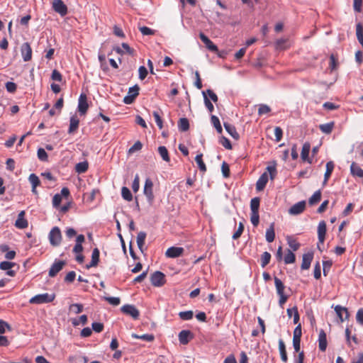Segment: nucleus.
I'll return each mask as SVG.
<instances>
[{
    "label": "nucleus",
    "instance_id": "obj_1",
    "mask_svg": "<svg viewBox=\"0 0 363 363\" xmlns=\"http://www.w3.org/2000/svg\"><path fill=\"white\" fill-rule=\"evenodd\" d=\"M55 298V294L45 293L34 296L30 299L29 303L32 304L48 303L53 301Z\"/></svg>",
    "mask_w": 363,
    "mask_h": 363
},
{
    "label": "nucleus",
    "instance_id": "obj_2",
    "mask_svg": "<svg viewBox=\"0 0 363 363\" xmlns=\"http://www.w3.org/2000/svg\"><path fill=\"white\" fill-rule=\"evenodd\" d=\"M49 240L52 246H58L62 240V234L60 228L57 226L52 228L49 233Z\"/></svg>",
    "mask_w": 363,
    "mask_h": 363
},
{
    "label": "nucleus",
    "instance_id": "obj_3",
    "mask_svg": "<svg viewBox=\"0 0 363 363\" xmlns=\"http://www.w3.org/2000/svg\"><path fill=\"white\" fill-rule=\"evenodd\" d=\"M153 183L150 178H147L145 182V186L143 189V193L147 198V201L149 204H152L154 201V194H153Z\"/></svg>",
    "mask_w": 363,
    "mask_h": 363
},
{
    "label": "nucleus",
    "instance_id": "obj_4",
    "mask_svg": "<svg viewBox=\"0 0 363 363\" xmlns=\"http://www.w3.org/2000/svg\"><path fill=\"white\" fill-rule=\"evenodd\" d=\"M150 281L152 286L160 287L165 284V276L162 272L156 271L152 274Z\"/></svg>",
    "mask_w": 363,
    "mask_h": 363
},
{
    "label": "nucleus",
    "instance_id": "obj_5",
    "mask_svg": "<svg viewBox=\"0 0 363 363\" xmlns=\"http://www.w3.org/2000/svg\"><path fill=\"white\" fill-rule=\"evenodd\" d=\"M140 87L138 84L131 86L128 89V95L123 98L125 104H131L139 94Z\"/></svg>",
    "mask_w": 363,
    "mask_h": 363
},
{
    "label": "nucleus",
    "instance_id": "obj_6",
    "mask_svg": "<svg viewBox=\"0 0 363 363\" xmlns=\"http://www.w3.org/2000/svg\"><path fill=\"white\" fill-rule=\"evenodd\" d=\"M52 9L56 13H59L62 17L66 16L68 11L67 6L62 0H53Z\"/></svg>",
    "mask_w": 363,
    "mask_h": 363
},
{
    "label": "nucleus",
    "instance_id": "obj_7",
    "mask_svg": "<svg viewBox=\"0 0 363 363\" xmlns=\"http://www.w3.org/2000/svg\"><path fill=\"white\" fill-rule=\"evenodd\" d=\"M121 311L137 320L139 318L140 312L133 305L126 304L121 307Z\"/></svg>",
    "mask_w": 363,
    "mask_h": 363
},
{
    "label": "nucleus",
    "instance_id": "obj_8",
    "mask_svg": "<svg viewBox=\"0 0 363 363\" xmlns=\"http://www.w3.org/2000/svg\"><path fill=\"white\" fill-rule=\"evenodd\" d=\"M306 201H301L294 204L289 209V213L291 215H299L303 213L306 208Z\"/></svg>",
    "mask_w": 363,
    "mask_h": 363
},
{
    "label": "nucleus",
    "instance_id": "obj_9",
    "mask_svg": "<svg viewBox=\"0 0 363 363\" xmlns=\"http://www.w3.org/2000/svg\"><path fill=\"white\" fill-rule=\"evenodd\" d=\"M21 52L23 61H30L32 58V49L28 43H24L21 47Z\"/></svg>",
    "mask_w": 363,
    "mask_h": 363
},
{
    "label": "nucleus",
    "instance_id": "obj_10",
    "mask_svg": "<svg viewBox=\"0 0 363 363\" xmlns=\"http://www.w3.org/2000/svg\"><path fill=\"white\" fill-rule=\"evenodd\" d=\"M66 262L64 260H58L55 261L51 266L49 270V276L50 277H54L57 275V274L60 272L63 267L65 265Z\"/></svg>",
    "mask_w": 363,
    "mask_h": 363
},
{
    "label": "nucleus",
    "instance_id": "obj_11",
    "mask_svg": "<svg viewBox=\"0 0 363 363\" xmlns=\"http://www.w3.org/2000/svg\"><path fill=\"white\" fill-rule=\"evenodd\" d=\"M184 251V248L181 247H170L167 250L165 256L169 258H177L182 255Z\"/></svg>",
    "mask_w": 363,
    "mask_h": 363
},
{
    "label": "nucleus",
    "instance_id": "obj_12",
    "mask_svg": "<svg viewBox=\"0 0 363 363\" xmlns=\"http://www.w3.org/2000/svg\"><path fill=\"white\" fill-rule=\"evenodd\" d=\"M326 234V223L324 220H322L319 223L318 226V247H319V244H323Z\"/></svg>",
    "mask_w": 363,
    "mask_h": 363
},
{
    "label": "nucleus",
    "instance_id": "obj_13",
    "mask_svg": "<svg viewBox=\"0 0 363 363\" xmlns=\"http://www.w3.org/2000/svg\"><path fill=\"white\" fill-rule=\"evenodd\" d=\"M313 252L312 251L303 254L301 268L303 270L308 269L311 267V262L313 261Z\"/></svg>",
    "mask_w": 363,
    "mask_h": 363
},
{
    "label": "nucleus",
    "instance_id": "obj_14",
    "mask_svg": "<svg viewBox=\"0 0 363 363\" xmlns=\"http://www.w3.org/2000/svg\"><path fill=\"white\" fill-rule=\"evenodd\" d=\"M334 309L340 322H343L349 318V313L347 308L337 305Z\"/></svg>",
    "mask_w": 363,
    "mask_h": 363
},
{
    "label": "nucleus",
    "instance_id": "obj_15",
    "mask_svg": "<svg viewBox=\"0 0 363 363\" xmlns=\"http://www.w3.org/2000/svg\"><path fill=\"white\" fill-rule=\"evenodd\" d=\"M199 38L209 50L218 51V47L204 33H200Z\"/></svg>",
    "mask_w": 363,
    "mask_h": 363
},
{
    "label": "nucleus",
    "instance_id": "obj_16",
    "mask_svg": "<svg viewBox=\"0 0 363 363\" xmlns=\"http://www.w3.org/2000/svg\"><path fill=\"white\" fill-rule=\"evenodd\" d=\"M88 104L86 101V96L84 94H81L79 99L78 111L81 115L86 113L88 109Z\"/></svg>",
    "mask_w": 363,
    "mask_h": 363
},
{
    "label": "nucleus",
    "instance_id": "obj_17",
    "mask_svg": "<svg viewBox=\"0 0 363 363\" xmlns=\"http://www.w3.org/2000/svg\"><path fill=\"white\" fill-rule=\"evenodd\" d=\"M179 340L182 345H186L193 338V334L190 330H183L179 333Z\"/></svg>",
    "mask_w": 363,
    "mask_h": 363
},
{
    "label": "nucleus",
    "instance_id": "obj_18",
    "mask_svg": "<svg viewBox=\"0 0 363 363\" xmlns=\"http://www.w3.org/2000/svg\"><path fill=\"white\" fill-rule=\"evenodd\" d=\"M100 252L98 248H94L91 254V260L89 264L86 265V269L96 267L99 262Z\"/></svg>",
    "mask_w": 363,
    "mask_h": 363
},
{
    "label": "nucleus",
    "instance_id": "obj_19",
    "mask_svg": "<svg viewBox=\"0 0 363 363\" xmlns=\"http://www.w3.org/2000/svg\"><path fill=\"white\" fill-rule=\"evenodd\" d=\"M15 226L19 229H24L28 226V221L25 219V211H21L15 222Z\"/></svg>",
    "mask_w": 363,
    "mask_h": 363
},
{
    "label": "nucleus",
    "instance_id": "obj_20",
    "mask_svg": "<svg viewBox=\"0 0 363 363\" xmlns=\"http://www.w3.org/2000/svg\"><path fill=\"white\" fill-rule=\"evenodd\" d=\"M318 347L322 352H325L327 348V337L326 333L323 330H320L318 335Z\"/></svg>",
    "mask_w": 363,
    "mask_h": 363
},
{
    "label": "nucleus",
    "instance_id": "obj_21",
    "mask_svg": "<svg viewBox=\"0 0 363 363\" xmlns=\"http://www.w3.org/2000/svg\"><path fill=\"white\" fill-rule=\"evenodd\" d=\"M311 150V144L305 143L302 147L301 157L304 162H308L309 164L312 163V160L308 157Z\"/></svg>",
    "mask_w": 363,
    "mask_h": 363
},
{
    "label": "nucleus",
    "instance_id": "obj_22",
    "mask_svg": "<svg viewBox=\"0 0 363 363\" xmlns=\"http://www.w3.org/2000/svg\"><path fill=\"white\" fill-rule=\"evenodd\" d=\"M269 176L267 173L264 172L263 173L258 180L256 182V189L257 191H262L264 189L267 182H268Z\"/></svg>",
    "mask_w": 363,
    "mask_h": 363
},
{
    "label": "nucleus",
    "instance_id": "obj_23",
    "mask_svg": "<svg viewBox=\"0 0 363 363\" xmlns=\"http://www.w3.org/2000/svg\"><path fill=\"white\" fill-rule=\"evenodd\" d=\"M279 351L281 357V359L284 363L288 362V356L286 350V345L282 339L279 340Z\"/></svg>",
    "mask_w": 363,
    "mask_h": 363
},
{
    "label": "nucleus",
    "instance_id": "obj_24",
    "mask_svg": "<svg viewBox=\"0 0 363 363\" xmlns=\"http://www.w3.org/2000/svg\"><path fill=\"white\" fill-rule=\"evenodd\" d=\"M350 172L352 176L363 178V169L354 162L350 165Z\"/></svg>",
    "mask_w": 363,
    "mask_h": 363
},
{
    "label": "nucleus",
    "instance_id": "obj_25",
    "mask_svg": "<svg viewBox=\"0 0 363 363\" xmlns=\"http://www.w3.org/2000/svg\"><path fill=\"white\" fill-rule=\"evenodd\" d=\"M79 120L76 116H72L69 120L68 133L72 134L78 129Z\"/></svg>",
    "mask_w": 363,
    "mask_h": 363
},
{
    "label": "nucleus",
    "instance_id": "obj_26",
    "mask_svg": "<svg viewBox=\"0 0 363 363\" xmlns=\"http://www.w3.org/2000/svg\"><path fill=\"white\" fill-rule=\"evenodd\" d=\"M223 125H224L225 130L234 139L238 140L240 138V135H239L238 133L237 132L236 128L234 125H233L228 123H224Z\"/></svg>",
    "mask_w": 363,
    "mask_h": 363
},
{
    "label": "nucleus",
    "instance_id": "obj_27",
    "mask_svg": "<svg viewBox=\"0 0 363 363\" xmlns=\"http://www.w3.org/2000/svg\"><path fill=\"white\" fill-rule=\"evenodd\" d=\"M334 167H335V164H334L333 162H332V161L328 162L326 163V171L324 174V180L323 182V185H325L328 182V181L334 169Z\"/></svg>",
    "mask_w": 363,
    "mask_h": 363
},
{
    "label": "nucleus",
    "instance_id": "obj_28",
    "mask_svg": "<svg viewBox=\"0 0 363 363\" xmlns=\"http://www.w3.org/2000/svg\"><path fill=\"white\" fill-rule=\"evenodd\" d=\"M266 240L268 242H272L274 240L275 238V233H274V223H272L269 227L266 230Z\"/></svg>",
    "mask_w": 363,
    "mask_h": 363
},
{
    "label": "nucleus",
    "instance_id": "obj_29",
    "mask_svg": "<svg viewBox=\"0 0 363 363\" xmlns=\"http://www.w3.org/2000/svg\"><path fill=\"white\" fill-rule=\"evenodd\" d=\"M274 285L278 295L284 294L285 286L282 281L278 277H274Z\"/></svg>",
    "mask_w": 363,
    "mask_h": 363
},
{
    "label": "nucleus",
    "instance_id": "obj_30",
    "mask_svg": "<svg viewBox=\"0 0 363 363\" xmlns=\"http://www.w3.org/2000/svg\"><path fill=\"white\" fill-rule=\"evenodd\" d=\"M89 168V163L87 161L79 162L75 166V172L78 174H82L87 171Z\"/></svg>",
    "mask_w": 363,
    "mask_h": 363
},
{
    "label": "nucleus",
    "instance_id": "obj_31",
    "mask_svg": "<svg viewBox=\"0 0 363 363\" xmlns=\"http://www.w3.org/2000/svg\"><path fill=\"white\" fill-rule=\"evenodd\" d=\"M146 235V233L143 231H140L137 235V245L141 252L143 251V247L145 244Z\"/></svg>",
    "mask_w": 363,
    "mask_h": 363
},
{
    "label": "nucleus",
    "instance_id": "obj_32",
    "mask_svg": "<svg viewBox=\"0 0 363 363\" xmlns=\"http://www.w3.org/2000/svg\"><path fill=\"white\" fill-rule=\"evenodd\" d=\"M321 199V191L318 190L309 198L308 203L310 206H313L318 203Z\"/></svg>",
    "mask_w": 363,
    "mask_h": 363
},
{
    "label": "nucleus",
    "instance_id": "obj_33",
    "mask_svg": "<svg viewBox=\"0 0 363 363\" xmlns=\"http://www.w3.org/2000/svg\"><path fill=\"white\" fill-rule=\"evenodd\" d=\"M178 128L180 131L185 132L189 129V123L186 118H182L178 122Z\"/></svg>",
    "mask_w": 363,
    "mask_h": 363
},
{
    "label": "nucleus",
    "instance_id": "obj_34",
    "mask_svg": "<svg viewBox=\"0 0 363 363\" xmlns=\"http://www.w3.org/2000/svg\"><path fill=\"white\" fill-rule=\"evenodd\" d=\"M132 337L135 339L143 340L146 342H152L155 339V336L152 334H143L141 335H137L135 333H133L131 335Z\"/></svg>",
    "mask_w": 363,
    "mask_h": 363
},
{
    "label": "nucleus",
    "instance_id": "obj_35",
    "mask_svg": "<svg viewBox=\"0 0 363 363\" xmlns=\"http://www.w3.org/2000/svg\"><path fill=\"white\" fill-rule=\"evenodd\" d=\"M211 121L212 125L216 129L217 132L218 133H221L223 132V128H222L221 124L220 123L219 118L216 116L211 115Z\"/></svg>",
    "mask_w": 363,
    "mask_h": 363
},
{
    "label": "nucleus",
    "instance_id": "obj_36",
    "mask_svg": "<svg viewBox=\"0 0 363 363\" xmlns=\"http://www.w3.org/2000/svg\"><path fill=\"white\" fill-rule=\"evenodd\" d=\"M259 202L260 200L258 197L252 199L250 201L251 213H259Z\"/></svg>",
    "mask_w": 363,
    "mask_h": 363
},
{
    "label": "nucleus",
    "instance_id": "obj_37",
    "mask_svg": "<svg viewBox=\"0 0 363 363\" xmlns=\"http://www.w3.org/2000/svg\"><path fill=\"white\" fill-rule=\"evenodd\" d=\"M203 155L199 154L195 157V161L198 164V167L201 172H206V166L202 160Z\"/></svg>",
    "mask_w": 363,
    "mask_h": 363
},
{
    "label": "nucleus",
    "instance_id": "obj_38",
    "mask_svg": "<svg viewBox=\"0 0 363 363\" xmlns=\"http://www.w3.org/2000/svg\"><path fill=\"white\" fill-rule=\"evenodd\" d=\"M158 152H159L160 155L161 156V157L162 158V160L164 161L169 162L170 158H169V156L168 150L166 148V147H164V146H160L158 147Z\"/></svg>",
    "mask_w": 363,
    "mask_h": 363
},
{
    "label": "nucleus",
    "instance_id": "obj_39",
    "mask_svg": "<svg viewBox=\"0 0 363 363\" xmlns=\"http://www.w3.org/2000/svg\"><path fill=\"white\" fill-rule=\"evenodd\" d=\"M121 196L125 201H130L133 199V195L130 189L126 186H123L121 189Z\"/></svg>",
    "mask_w": 363,
    "mask_h": 363
},
{
    "label": "nucleus",
    "instance_id": "obj_40",
    "mask_svg": "<svg viewBox=\"0 0 363 363\" xmlns=\"http://www.w3.org/2000/svg\"><path fill=\"white\" fill-rule=\"evenodd\" d=\"M333 126L334 123L331 122L320 125L319 128L323 133L329 134L332 132Z\"/></svg>",
    "mask_w": 363,
    "mask_h": 363
},
{
    "label": "nucleus",
    "instance_id": "obj_41",
    "mask_svg": "<svg viewBox=\"0 0 363 363\" xmlns=\"http://www.w3.org/2000/svg\"><path fill=\"white\" fill-rule=\"evenodd\" d=\"M202 94L203 96L205 106L210 113H212L214 111V106L213 104L211 102L209 98L206 95V92L204 91H202Z\"/></svg>",
    "mask_w": 363,
    "mask_h": 363
},
{
    "label": "nucleus",
    "instance_id": "obj_42",
    "mask_svg": "<svg viewBox=\"0 0 363 363\" xmlns=\"http://www.w3.org/2000/svg\"><path fill=\"white\" fill-rule=\"evenodd\" d=\"M271 254L268 252H264L261 256V266L265 267L270 262Z\"/></svg>",
    "mask_w": 363,
    "mask_h": 363
},
{
    "label": "nucleus",
    "instance_id": "obj_43",
    "mask_svg": "<svg viewBox=\"0 0 363 363\" xmlns=\"http://www.w3.org/2000/svg\"><path fill=\"white\" fill-rule=\"evenodd\" d=\"M194 313L192 311H181L179 313V317L183 320H189L193 318Z\"/></svg>",
    "mask_w": 363,
    "mask_h": 363
},
{
    "label": "nucleus",
    "instance_id": "obj_44",
    "mask_svg": "<svg viewBox=\"0 0 363 363\" xmlns=\"http://www.w3.org/2000/svg\"><path fill=\"white\" fill-rule=\"evenodd\" d=\"M83 309V305L81 303H72L69 307V310L76 314L82 313Z\"/></svg>",
    "mask_w": 363,
    "mask_h": 363
},
{
    "label": "nucleus",
    "instance_id": "obj_45",
    "mask_svg": "<svg viewBox=\"0 0 363 363\" xmlns=\"http://www.w3.org/2000/svg\"><path fill=\"white\" fill-rule=\"evenodd\" d=\"M295 255L290 250H288V252L284 257V263L286 264H292L295 262Z\"/></svg>",
    "mask_w": 363,
    "mask_h": 363
},
{
    "label": "nucleus",
    "instance_id": "obj_46",
    "mask_svg": "<svg viewBox=\"0 0 363 363\" xmlns=\"http://www.w3.org/2000/svg\"><path fill=\"white\" fill-rule=\"evenodd\" d=\"M28 180L32 185V187L36 188L40 185V181L35 174H30Z\"/></svg>",
    "mask_w": 363,
    "mask_h": 363
},
{
    "label": "nucleus",
    "instance_id": "obj_47",
    "mask_svg": "<svg viewBox=\"0 0 363 363\" xmlns=\"http://www.w3.org/2000/svg\"><path fill=\"white\" fill-rule=\"evenodd\" d=\"M38 158L43 162L48 160V156L45 149L40 147L37 152Z\"/></svg>",
    "mask_w": 363,
    "mask_h": 363
},
{
    "label": "nucleus",
    "instance_id": "obj_48",
    "mask_svg": "<svg viewBox=\"0 0 363 363\" xmlns=\"http://www.w3.org/2000/svg\"><path fill=\"white\" fill-rule=\"evenodd\" d=\"M313 276L315 279H319L321 277V267L319 262H316L314 265Z\"/></svg>",
    "mask_w": 363,
    "mask_h": 363
},
{
    "label": "nucleus",
    "instance_id": "obj_49",
    "mask_svg": "<svg viewBox=\"0 0 363 363\" xmlns=\"http://www.w3.org/2000/svg\"><path fill=\"white\" fill-rule=\"evenodd\" d=\"M332 264H333V263H332V261H330V260L323 262V275L325 277H326L328 275V273L329 272Z\"/></svg>",
    "mask_w": 363,
    "mask_h": 363
},
{
    "label": "nucleus",
    "instance_id": "obj_50",
    "mask_svg": "<svg viewBox=\"0 0 363 363\" xmlns=\"http://www.w3.org/2000/svg\"><path fill=\"white\" fill-rule=\"evenodd\" d=\"M5 87L6 91L11 94L14 93L17 89V85L12 82H7L5 84Z\"/></svg>",
    "mask_w": 363,
    "mask_h": 363
},
{
    "label": "nucleus",
    "instance_id": "obj_51",
    "mask_svg": "<svg viewBox=\"0 0 363 363\" xmlns=\"http://www.w3.org/2000/svg\"><path fill=\"white\" fill-rule=\"evenodd\" d=\"M271 111V108L269 106L266 104H260L258 108V114L264 115L269 113Z\"/></svg>",
    "mask_w": 363,
    "mask_h": 363
},
{
    "label": "nucleus",
    "instance_id": "obj_52",
    "mask_svg": "<svg viewBox=\"0 0 363 363\" xmlns=\"http://www.w3.org/2000/svg\"><path fill=\"white\" fill-rule=\"evenodd\" d=\"M140 31L143 35H151L155 33V30L147 27L142 26L139 28Z\"/></svg>",
    "mask_w": 363,
    "mask_h": 363
},
{
    "label": "nucleus",
    "instance_id": "obj_53",
    "mask_svg": "<svg viewBox=\"0 0 363 363\" xmlns=\"http://www.w3.org/2000/svg\"><path fill=\"white\" fill-rule=\"evenodd\" d=\"M9 331L11 330V327L6 321L0 320V334H3L6 332V330Z\"/></svg>",
    "mask_w": 363,
    "mask_h": 363
},
{
    "label": "nucleus",
    "instance_id": "obj_54",
    "mask_svg": "<svg viewBox=\"0 0 363 363\" xmlns=\"http://www.w3.org/2000/svg\"><path fill=\"white\" fill-rule=\"evenodd\" d=\"M287 242H288V245H289V247L294 251L298 250V249L300 247V244L298 242H297L295 240L292 239V238H289L287 239Z\"/></svg>",
    "mask_w": 363,
    "mask_h": 363
},
{
    "label": "nucleus",
    "instance_id": "obj_55",
    "mask_svg": "<svg viewBox=\"0 0 363 363\" xmlns=\"http://www.w3.org/2000/svg\"><path fill=\"white\" fill-rule=\"evenodd\" d=\"M15 265V263L10 262L8 261H4L0 263V269L2 270H6L11 269Z\"/></svg>",
    "mask_w": 363,
    "mask_h": 363
},
{
    "label": "nucleus",
    "instance_id": "obj_56",
    "mask_svg": "<svg viewBox=\"0 0 363 363\" xmlns=\"http://www.w3.org/2000/svg\"><path fill=\"white\" fill-rule=\"evenodd\" d=\"M152 116H153V117H154V118L155 120V123H157V125L159 127V128L162 129V127H163L162 120L159 113L157 111H153Z\"/></svg>",
    "mask_w": 363,
    "mask_h": 363
},
{
    "label": "nucleus",
    "instance_id": "obj_57",
    "mask_svg": "<svg viewBox=\"0 0 363 363\" xmlns=\"http://www.w3.org/2000/svg\"><path fill=\"white\" fill-rule=\"evenodd\" d=\"M220 144L227 150L232 149L230 141L225 137L223 136L220 140Z\"/></svg>",
    "mask_w": 363,
    "mask_h": 363
},
{
    "label": "nucleus",
    "instance_id": "obj_58",
    "mask_svg": "<svg viewBox=\"0 0 363 363\" xmlns=\"http://www.w3.org/2000/svg\"><path fill=\"white\" fill-rule=\"evenodd\" d=\"M221 171L224 177L227 178L230 175V168L228 164L223 162L221 165Z\"/></svg>",
    "mask_w": 363,
    "mask_h": 363
},
{
    "label": "nucleus",
    "instance_id": "obj_59",
    "mask_svg": "<svg viewBox=\"0 0 363 363\" xmlns=\"http://www.w3.org/2000/svg\"><path fill=\"white\" fill-rule=\"evenodd\" d=\"M106 301H107L110 304L117 306L120 304L121 300L118 297H105Z\"/></svg>",
    "mask_w": 363,
    "mask_h": 363
},
{
    "label": "nucleus",
    "instance_id": "obj_60",
    "mask_svg": "<svg viewBox=\"0 0 363 363\" xmlns=\"http://www.w3.org/2000/svg\"><path fill=\"white\" fill-rule=\"evenodd\" d=\"M91 328L96 333H101L104 330V324L101 323L94 322L91 324Z\"/></svg>",
    "mask_w": 363,
    "mask_h": 363
},
{
    "label": "nucleus",
    "instance_id": "obj_61",
    "mask_svg": "<svg viewBox=\"0 0 363 363\" xmlns=\"http://www.w3.org/2000/svg\"><path fill=\"white\" fill-rule=\"evenodd\" d=\"M250 220L254 226H257L259 222V213H251Z\"/></svg>",
    "mask_w": 363,
    "mask_h": 363
},
{
    "label": "nucleus",
    "instance_id": "obj_62",
    "mask_svg": "<svg viewBox=\"0 0 363 363\" xmlns=\"http://www.w3.org/2000/svg\"><path fill=\"white\" fill-rule=\"evenodd\" d=\"M275 140L279 142L281 140L283 135V130L280 127H275L274 128Z\"/></svg>",
    "mask_w": 363,
    "mask_h": 363
},
{
    "label": "nucleus",
    "instance_id": "obj_63",
    "mask_svg": "<svg viewBox=\"0 0 363 363\" xmlns=\"http://www.w3.org/2000/svg\"><path fill=\"white\" fill-rule=\"evenodd\" d=\"M304 357L303 351L299 352L298 355H294V363H303Z\"/></svg>",
    "mask_w": 363,
    "mask_h": 363
},
{
    "label": "nucleus",
    "instance_id": "obj_64",
    "mask_svg": "<svg viewBox=\"0 0 363 363\" xmlns=\"http://www.w3.org/2000/svg\"><path fill=\"white\" fill-rule=\"evenodd\" d=\"M356 320L357 323L363 325V308H359L356 314Z\"/></svg>",
    "mask_w": 363,
    "mask_h": 363
}]
</instances>
